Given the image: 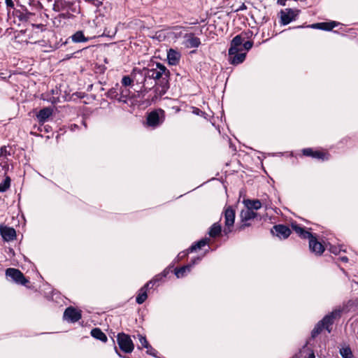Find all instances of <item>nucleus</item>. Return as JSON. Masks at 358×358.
<instances>
[{"label":"nucleus","instance_id":"obj_51","mask_svg":"<svg viewBox=\"0 0 358 358\" xmlns=\"http://www.w3.org/2000/svg\"><path fill=\"white\" fill-rule=\"evenodd\" d=\"M307 358H315V355L313 352L310 353Z\"/></svg>","mask_w":358,"mask_h":358},{"label":"nucleus","instance_id":"obj_21","mask_svg":"<svg viewBox=\"0 0 358 358\" xmlns=\"http://www.w3.org/2000/svg\"><path fill=\"white\" fill-rule=\"evenodd\" d=\"M53 110L50 107H45L41 109L36 114V118L41 125L43 124L52 115Z\"/></svg>","mask_w":358,"mask_h":358},{"label":"nucleus","instance_id":"obj_6","mask_svg":"<svg viewBox=\"0 0 358 358\" xmlns=\"http://www.w3.org/2000/svg\"><path fill=\"white\" fill-rule=\"evenodd\" d=\"M303 156L311 157L319 161L324 162L330 159V154L327 150H314L312 148H303L301 150Z\"/></svg>","mask_w":358,"mask_h":358},{"label":"nucleus","instance_id":"obj_43","mask_svg":"<svg viewBox=\"0 0 358 358\" xmlns=\"http://www.w3.org/2000/svg\"><path fill=\"white\" fill-rule=\"evenodd\" d=\"M146 349H147V351H146L147 354L152 355V356H156L157 351L151 345H150V347H148Z\"/></svg>","mask_w":358,"mask_h":358},{"label":"nucleus","instance_id":"obj_28","mask_svg":"<svg viewBox=\"0 0 358 358\" xmlns=\"http://www.w3.org/2000/svg\"><path fill=\"white\" fill-rule=\"evenodd\" d=\"M13 15H15V17L18 18L20 22H27V18H29V15H30V12L22 7V10H15L13 11Z\"/></svg>","mask_w":358,"mask_h":358},{"label":"nucleus","instance_id":"obj_41","mask_svg":"<svg viewBox=\"0 0 358 358\" xmlns=\"http://www.w3.org/2000/svg\"><path fill=\"white\" fill-rule=\"evenodd\" d=\"M0 154L1 156L7 157L10 155V152L7 150L6 146L3 145L0 148Z\"/></svg>","mask_w":358,"mask_h":358},{"label":"nucleus","instance_id":"obj_47","mask_svg":"<svg viewBox=\"0 0 358 358\" xmlns=\"http://www.w3.org/2000/svg\"><path fill=\"white\" fill-rule=\"evenodd\" d=\"M247 9L246 5L243 3L237 9H236V11H240V10H244Z\"/></svg>","mask_w":358,"mask_h":358},{"label":"nucleus","instance_id":"obj_46","mask_svg":"<svg viewBox=\"0 0 358 358\" xmlns=\"http://www.w3.org/2000/svg\"><path fill=\"white\" fill-rule=\"evenodd\" d=\"M106 69V68L104 66H99L97 68L98 71L96 72H99L100 73H103L105 72Z\"/></svg>","mask_w":358,"mask_h":358},{"label":"nucleus","instance_id":"obj_55","mask_svg":"<svg viewBox=\"0 0 358 358\" xmlns=\"http://www.w3.org/2000/svg\"><path fill=\"white\" fill-rule=\"evenodd\" d=\"M104 0H101V1L103 2Z\"/></svg>","mask_w":358,"mask_h":358},{"label":"nucleus","instance_id":"obj_7","mask_svg":"<svg viewBox=\"0 0 358 358\" xmlns=\"http://www.w3.org/2000/svg\"><path fill=\"white\" fill-rule=\"evenodd\" d=\"M6 275L10 278L15 283L29 287L30 281L27 279L23 273L15 268H8L6 270Z\"/></svg>","mask_w":358,"mask_h":358},{"label":"nucleus","instance_id":"obj_42","mask_svg":"<svg viewBox=\"0 0 358 358\" xmlns=\"http://www.w3.org/2000/svg\"><path fill=\"white\" fill-rule=\"evenodd\" d=\"M329 250L331 253L338 255L340 252L341 249L337 246L330 245Z\"/></svg>","mask_w":358,"mask_h":358},{"label":"nucleus","instance_id":"obj_39","mask_svg":"<svg viewBox=\"0 0 358 358\" xmlns=\"http://www.w3.org/2000/svg\"><path fill=\"white\" fill-rule=\"evenodd\" d=\"M84 1L86 2L90 3L91 4H92L93 6H94L96 8L100 7L103 4V2L101 1V0H84Z\"/></svg>","mask_w":358,"mask_h":358},{"label":"nucleus","instance_id":"obj_32","mask_svg":"<svg viewBox=\"0 0 358 358\" xmlns=\"http://www.w3.org/2000/svg\"><path fill=\"white\" fill-rule=\"evenodd\" d=\"M106 97L110 99H117L118 101L119 92L117 87H112L106 94Z\"/></svg>","mask_w":358,"mask_h":358},{"label":"nucleus","instance_id":"obj_29","mask_svg":"<svg viewBox=\"0 0 358 358\" xmlns=\"http://www.w3.org/2000/svg\"><path fill=\"white\" fill-rule=\"evenodd\" d=\"M222 227L219 222L214 223L209 229L208 235L211 238H217L221 234Z\"/></svg>","mask_w":358,"mask_h":358},{"label":"nucleus","instance_id":"obj_22","mask_svg":"<svg viewBox=\"0 0 358 358\" xmlns=\"http://www.w3.org/2000/svg\"><path fill=\"white\" fill-rule=\"evenodd\" d=\"M292 227L293 230L303 239H308L309 241L313 238L315 234H313L306 229L305 227H302L299 224H292Z\"/></svg>","mask_w":358,"mask_h":358},{"label":"nucleus","instance_id":"obj_50","mask_svg":"<svg viewBox=\"0 0 358 358\" xmlns=\"http://www.w3.org/2000/svg\"><path fill=\"white\" fill-rule=\"evenodd\" d=\"M340 259L343 262H348V258L346 256L341 257Z\"/></svg>","mask_w":358,"mask_h":358},{"label":"nucleus","instance_id":"obj_8","mask_svg":"<svg viewBox=\"0 0 358 358\" xmlns=\"http://www.w3.org/2000/svg\"><path fill=\"white\" fill-rule=\"evenodd\" d=\"M224 233L225 234H228L231 232L232 227L234 224L236 213L235 210L231 206H228L224 208Z\"/></svg>","mask_w":358,"mask_h":358},{"label":"nucleus","instance_id":"obj_45","mask_svg":"<svg viewBox=\"0 0 358 358\" xmlns=\"http://www.w3.org/2000/svg\"><path fill=\"white\" fill-rule=\"evenodd\" d=\"M8 8H14V2L13 0H5Z\"/></svg>","mask_w":358,"mask_h":358},{"label":"nucleus","instance_id":"obj_11","mask_svg":"<svg viewBox=\"0 0 358 358\" xmlns=\"http://www.w3.org/2000/svg\"><path fill=\"white\" fill-rule=\"evenodd\" d=\"M82 317L81 310L73 306L66 308L64 312L63 319L69 322L75 323Z\"/></svg>","mask_w":358,"mask_h":358},{"label":"nucleus","instance_id":"obj_31","mask_svg":"<svg viewBox=\"0 0 358 358\" xmlns=\"http://www.w3.org/2000/svg\"><path fill=\"white\" fill-rule=\"evenodd\" d=\"M131 92L127 88H124L120 90V92H119V97H118V101L119 102H123L127 103L128 99H130L132 98V96H130Z\"/></svg>","mask_w":358,"mask_h":358},{"label":"nucleus","instance_id":"obj_35","mask_svg":"<svg viewBox=\"0 0 358 358\" xmlns=\"http://www.w3.org/2000/svg\"><path fill=\"white\" fill-rule=\"evenodd\" d=\"M340 354L343 358H352V352L350 347L343 348L340 350Z\"/></svg>","mask_w":358,"mask_h":358},{"label":"nucleus","instance_id":"obj_23","mask_svg":"<svg viewBox=\"0 0 358 358\" xmlns=\"http://www.w3.org/2000/svg\"><path fill=\"white\" fill-rule=\"evenodd\" d=\"M181 58L180 53L172 48L169 49L167 52V59L170 65L176 66L179 64Z\"/></svg>","mask_w":358,"mask_h":358},{"label":"nucleus","instance_id":"obj_14","mask_svg":"<svg viewBox=\"0 0 358 358\" xmlns=\"http://www.w3.org/2000/svg\"><path fill=\"white\" fill-rule=\"evenodd\" d=\"M210 242L209 238H203L201 240H199L197 242H195L193 243L187 250V251H183L180 252L178 255V257L180 258H183L184 257L187 256L189 252H193L196 251L197 250L201 249L205 245H208Z\"/></svg>","mask_w":358,"mask_h":358},{"label":"nucleus","instance_id":"obj_9","mask_svg":"<svg viewBox=\"0 0 358 358\" xmlns=\"http://www.w3.org/2000/svg\"><path fill=\"white\" fill-rule=\"evenodd\" d=\"M171 273H173V266L166 267L162 273L156 275L152 280L145 284L146 287H149L150 289L158 287L164 281L163 279L166 278V276Z\"/></svg>","mask_w":358,"mask_h":358},{"label":"nucleus","instance_id":"obj_18","mask_svg":"<svg viewBox=\"0 0 358 358\" xmlns=\"http://www.w3.org/2000/svg\"><path fill=\"white\" fill-rule=\"evenodd\" d=\"M241 221H252L255 219L261 220L262 217L255 211L251 210L248 208L243 209L240 214Z\"/></svg>","mask_w":358,"mask_h":358},{"label":"nucleus","instance_id":"obj_5","mask_svg":"<svg viewBox=\"0 0 358 358\" xmlns=\"http://www.w3.org/2000/svg\"><path fill=\"white\" fill-rule=\"evenodd\" d=\"M117 343L120 350L126 354L131 353L134 350V343L129 334L124 332L118 333Z\"/></svg>","mask_w":358,"mask_h":358},{"label":"nucleus","instance_id":"obj_53","mask_svg":"<svg viewBox=\"0 0 358 358\" xmlns=\"http://www.w3.org/2000/svg\"><path fill=\"white\" fill-rule=\"evenodd\" d=\"M262 37H265V31H264V29H263V31H262Z\"/></svg>","mask_w":358,"mask_h":358},{"label":"nucleus","instance_id":"obj_17","mask_svg":"<svg viewBox=\"0 0 358 358\" xmlns=\"http://www.w3.org/2000/svg\"><path fill=\"white\" fill-rule=\"evenodd\" d=\"M73 3L66 0H55L53 10L56 12L71 10Z\"/></svg>","mask_w":358,"mask_h":358},{"label":"nucleus","instance_id":"obj_2","mask_svg":"<svg viewBox=\"0 0 358 358\" xmlns=\"http://www.w3.org/2000/svg\"><path fill=\"white\" fill-rule=\"evenodd\" d=\"M341 317L340 310H334L329 314L326 315L321 320H320L311 331V337L316 338L322 333L323 330H326L328 333H331L333 329V325L336 320Z\"/></svg>","mask_w":358,"mask_h":358},{"label":"nucleus","instance_id":"obj_15","mask_svg":"<svg viewBox=\"0 0 358 358\" xmlns=\"http://www.w3.org/2000/svg\"><path fill=\"white\" fill-rule=\"evenodd\" d=\"M201 258L197 257L192 260L190 264H188L187 265L182 266L180 268H173V272L176 275V276L178 278H182L187 275V273H189L191 271V268L194 264L198 261H200Z\"/></svg>","mask_w":358,"mask_h":358},{"label":"nucleus","instance_id":"obj_52","mask_svg":"<svg viewBox=\"0 0 358 358\" xmlns=\"http://www.w3.org/2000/svg\"><path fill=\"white\" fill-rule=\"evenodd\" d=\"M37 27H43V24L42 23H40V24H38L36 25Z\"/></svg>","mask_w":358,"mask_h":358},{"label":"nucleus","instance_id":"obj_34","mask_svg":"<svg viewBox=\"0 0 358 358\" xmlns=\"http://www.w3.org/2000/svg\"><path fill=\"white\" fill-rule=\"evenodd\" d=\"M138 337L139 342L141 345V346L138 347V349L141 350L143 348H148V347H150V344L149 343L145 336L138 334Z\"/></svg>","mask_w":358,"mask_h":358},{"label":"nucleus","instance_id":"obj_16","mask_svg":"<svg viewBox=\"0 0 358 358\" xmlns=\"http://www.w3.org/2000/svg\"><path fill=\"white\" fill-rule=\"evenodd\" d=\"M141 69L134 68L130 76H124L122 79V84L124 87H127L132 85L136 81L137 83H141L140 79H137V76H141Z\"/></svg>","mask_w":358,"mask_h":358},{"label":"nucleus","instance_id":"obj_27","mask_svg":"<svg viewBox=\"0 0 358 358\" xmlns=\"http://www.w3.org/2000/svg\"><path fill=\"white\" fill-rule=\"evenodd\" d=\"M150 288L149 287H146V285H145L143 287H142L138 292V294L136 298V301L138 304L143 303L147 298H148V290Z\"/></svg>","mask_w":358,"mask_h":358},{"label":"nucleus","instance_id":"obj_37","mask_svg":"<svg viewBox=\"0 0 358 358\" xmlns=\"http://www.w3.org/2000/svg\"><path fill=\"white\" fill-rule=\"evenodd\" d=\"M253 46V42L252 41H247L245 43H242V48H243V52H248L250 50Z\"/></svg>","mask_w":358,"mask_h":358},{"label":"nucleus","instance_id":"obj_30","mask_svg":"<svg viewBox=\"0 0 358 358\" xmlns=\"http://www.w3.org/2000/svg\"><path fill=\"white\" fill-rule=\"evenodd\" d=\"M71 38L74 43H83L89 41V38L85 36L83 31H77Z\"/></svg>","mask_w":358,"mask_h":358},{"label":"nucleus","instance_id":"obj_12","mask_svg":"<svg viewBox=\"0 0 358 358\" xmlns=\"http://www.w3.org/2000/svg\"><path fill=\"white\" fill-rule=\"evenodd\" d=\"M271 233L280 239H286L290 236L292 231L289 227L279 224L273 226L271 229Z\"/></svg>","mask_w":358,"mask_h":358},{"label":"nucleus","instance_id":"obj_4","mask_svg":"<svg viewBox=\"0 0 358 358\" xmlns=\"http://www.w3.org/2000/svg\"><path fill=\"white\" fill-rule=\"evenodd\" d=\"M165 117L166 113L163 109H155L147 114L146 125L155 129L163 124L165 120Z\"/></svg>","mask_w":358,"mask_h":358},{"label":"nucleus","instance_id":"obj_40","mask_svg":"<svg viewBox=\"0 0 358 358\" xmlns=\"http://www.w3.org/2000/svg\"><path fill=\"white\" fill-rule=\"evenodd\" d=\"M36 15L35 13H31L30 12V15H29V18H27V22H29L31 23L33 26H35V24H34V22H36Z\"/></svg>","mask_w":358,"mask_h":358},{"label":"nucleus","instance_id":"obj_3","mask_svg":"<svg viewBox=\"0 0 358 358\" xmlns=\"http://www.w3.org/2000/svg\"><path fill=\"white\" fill-rule=\"evenodd\" d=\"M247 52H243L240 36H235L231 41L228 51V62L230 64L237 66L242 64L246 58Z\"/></svg>","mask_w":358,"mask_h":358},{"label":"nucleus","instance_id":"obj_36","mask_svg":"<svg viewBox=\"0 0 358 358\" xmlns=\"http://www.w3.org/2000/svg\"><path fill=\"white\" fill-rule=\"evenodd\" d=\"M253 36V33L250 30H248L247 31H243L240 34L236 35V36H240L241 39V44L243 42L244 39H250Z\"/></svg>","mask_w":358,"mask_h":358},{"label":"nucleus","instance_id":"obj_49","mask_svg":"<svg viewBox=\"0 0 358 358\" xmlns=\"http://www.w3.org/2000/svg\"><path fill=\"white\" fill-rule=\"evenodd\" d=\"M193 112L196 115H199L201 113H202V111L197 108H194Z\"/></svg>","mask_w":358,"mask_h":358},{"label":"nucleus","instance_id":"obj_19","mask_svg":"<svg viewBox=\"0 0 358 358\" xmlns=\"http://www.w3.org/2000/svg\"><path fill=\"white\" fill-rule=\"evenodd\" d=\"M340 23L336 21H329L312 24L309 27L313 29H317L324 31H331L334 27L338 26Z\"/></svg>","mask_w":358,"mask_h":358},{"label":"nucleus","instance_id":"obj_54","mask_svg":"<svg viewBox=\"0 0 358 358\" xmlns=\"http://www.w3.org/2000/svg\"><path fill=\"white\" fill-rule=\"evenodd\" d=\"M137 79H140V81L141 80V76L140 75L137 76Z\"/></svg>","mask_w":358,"mask_h":358},{"label":"nucleus","instance_id":"obj_13","mask_svg":"<svg viewBox=\"0 0 358 358\" xmlns=\"http://www.w3.org/2000/svg\"><path fill=\"white\" fill-rule=\"evenodd\" d=\"M309 250L317 256H320L325 250V247L322 243L320 242L315 234L313 238L309 241Z\"/></svg>","mask_w":358,"mask_h":358},{"label":"nucleus","instance_id":"obj_26","mask_svg":"<svg viewBox=\"0 0 358 358\" xmlns=\"http://www.w3.org/2000/svg\"><path fill=\"white\" fill-rule=\"evenodd\" d=\"M91 336L96 340H99L103 343L108 341L107 336L102 331L100 328L96 327L91 330Z\"/></svg>","mask_w":358,"mask_h":358},{"label":"nucleus","instance_id":"obj_10","mask_svg":"<svg viewBox=\"0 0 358 358\" xmlns=\"http://www.w3.org/2000/svg\"><path fill=\"white\" fill-rule=\"evenodd\" d=\"M301 13L299 9L286 8L285 11L280 12V22L283 25H287L296 20Z\"/></svg>","mask_w":358,"mask_h":358},{"label":"nucleus","instance_id":"obj_1","mask_svg":"<svg viewBox=\"0 0 358 358\" xmlns=\"http://www.w3.org/2000/svg\"><path fill=\"white\" fill-rule=\"evenodd\" d=\"M141 83L143 84L139 92L144 97L145 93L148 92V88L145 86L147 79L155 80V95L152 97V101L164 95L170 87L169 78L170 71L162 64L157 62L155 69L143 68L141 73Z\"/></svg>","mask_w":358,"mask_h":358},{"label":"nucleus","instance_id":"obj_20","mask_svg":"<svg viewBox=\"0 0 358 358\" xmlns=\"http://www.w3.org/2000/svg\"><path fill=\"white\" fill-rule=\"evenodd\" d=\"M0 233L3 239L6 241H11L16 238V231L13 227L6 226L1 227Z\"/></svg>","mask_w":358,"mask_h":358},{"label":"nucleus","instance_id":"obj_48","mask_svg":"<svg viewBox=\"0 0 358 358\" xmlns=\"http://www.w3.org/2000/svg\"><path fill=\"white\" fill-rule=\"evenodd\" d=\"M269 30H270V28H268L267 38L263 41L264 42L267 41L268 39H270L271 38H272L273 36V34H272L271 36H269Z\"/></svg>","mask_w":358,"mask_h":358},{"label":"nucleus","instance_id":"obj_33","mask_svg":"<svg viewBox=\"0 0 358 358\" xmlns=\"http://www.w3.org/2000/svg\"><path fill=\"white\" fill-rule=\"evenodd\" d=\"M10 178L6 176L5 179L0 183V192H6L10 186Z\"/></svg>","mask_w":358,"mask_h":358},{"label":"nucleus","instance_id":"obj_38","mask_svg":"<svg viewBox=\"0 0 358 358\" xmlns=\"http://www.w3.org/2000/svg\"><path fill=\"white\" fill-rule=\"evenodd\" d=\"M252 225L251 221H241V224L238 227L239 231L244 230L246 227H250Z\"/></svg>","mask_w":358,"mask_h":358},{"label":"nucleus","instance_id":"obj_25","mask_svg":"<svg viewBox=\"0 0 358 358\" xmlns=\"http://www.w3.org/2000/svg\"><path fill=\"white\" fill-rule=\"evenodd\" d=\"M243 203L245 206V208H248L252 211L255 210H257L262 206V203L259 199H245Z\"/></svg>","mask_w":358,"mask_h":358},{"label":"nucleus","instance_id":"obj_44","mask_svg":"<svg viewBox=\"0 0 358 358\" xmlns=\"http://www.w3.org/2000/svg\"><path fill=\"white\" fill-rule=\"evenodd\" d=\"M113 345H114V350H115V351L116 354H117L120 357H122V358H129V357H127V356H122V355H121V353L119 352L118 348H117V346L115 345V341H114V339H113Z\"/></svg>","mask_w":358,"mask_h":358},{"label":"nucleus","instance_id":"obj_24","mask_svg":"<svg viewBox=\"0 0 358 358\" xmlns=\"http://www.w3.org/2000/svg\"><path fill=\"white\" fill-rule=\"evenodd\" d=\"M185 45L187 48H198L201 45L200 38L195 36L193 33L187 34Z\"/></svg>","mask_w":358,"mask_h":358}]
</instances>
